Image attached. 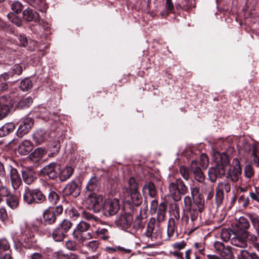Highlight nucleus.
<instances>
[{
    "instance_id": "1",
    "label": "nucleus",
    "mask_w": 259,
    "mask_h": 259,
    "mask_svg": "<svg viewBox=\"0 0 259 259\" xmlns=\"http://www.w3.org/2000/svg\"><path fill=\"white\" fill-rule=\"evenodd\" d=\"M90 224L84 221H80L73 231V238L81 244H83L88 240L93 238V232H88Z\"/></svg>"
},
{
    "instance_id": "2",
    "label": "nucleus",
    "mask_w": 259,
    "mask_h": 259,
    "mask_svg": "<svg viewBox=\"0 0 259 259\" xmlns=\"http://www.w3.org/2000/svg\"><path fill=\"white\" fill-rule=\"evenodd\" d=\"M169 195L175 201H178L181 199V196L185 195L188 191V188L183 181L177 179L175 182L170 183L168 186Z\"/></svg>"
},
{
    "instance_id": "3",
    "label": "nucleus",
    "mask_w": 259,
    "mask_h": 259,
    "mask_svg": "<svg viewBox=\"0 0 259 259\" xmlns=\"http://www.w3.org/2000/svg\"><path fill=\"white\" fill-rule=\"evenodd\" d=\"M46 199L45 195L38 189L30 190L26 187L23 194V200L28 204L43 203Z\"/></svg>"
},
{
    "instance_id": "4",
    "label": "nucleus",
    "mask_w": 259,
    "mask_h": 259,
    "mask_svg": "<svg viewBox=\"0 0 259 259\" xmlns=\"http://www.w3.org/2000/svg\"><path fill=\"white\" fill-rule=\"evenodd\" d=\"M213 156L216 163L214 166L218 170V173L223 176L225 174V168L229 164V159L227 155L224 153H220L218 152H213Z\"/></svg>"
},
{
    "instance_id": "5",
    "label": "nucleus",
    "mask_w": 259,
    "mask_h": 259,
    "mask_svg": "<svg viewBox=\"0 0 259 259\" xmlns=\"http://www.w3.org/2000/svg\"><path fill=\"white\" fill-rule=\"evenodd\" d=\"M119 202L117 199H107L103 204L102 209L104 215L110 217L115 215L119 210Z\"/></svg>"
},
{
    "instance_id": "6",
    "label": "nucleus",
    "mask_w": 259,
    "mask_h": 259,
    "mask_svg": "<svg viewBox=\"0 0 259 259\" xmlns=\"http://www.w3.org/2000/svg\"><path fill=\"white\" fill-rule=\"evenodd\" d=\"M232 164L233 166L228 171L226 177L233 182H237L240 180L242 174L240 162L237 158H234Z\"/></svg>"
},
{
    "instance_id": "7",
    "label": "nucleus",
    "mask_w": 259,
    "mask_h": 259,
    "mask_svg": "<svg viewBox=\"0 0 259 259\" xmlns=\"http://www.w3.org/2000/svg\"><path fill=\"white\" fill-rule=\"evenodd\" d=\"M145 234L146 237L150 238L152 240L160 238L161 229L159 224H156L154 220H151L147 224Z\"/></svg>"
},
{
    "instance_id": "8",
    "label": "nucleus",
    "mask_w": 259,
    "mask_h": 259,
    "mask_svg": "<svg viewBox=\"0 0 259 259\" xmlns=\"http://www.w3.org/2000/svg\"><path fill=\"white\" fill-rule=\"evenodd\" d=\"M133 222V217L130 213L123 212L118 215L115 221L117 226L122 230L128 229Z\"/></svg>"
},
{
    "instance_id": "9",
    "label": "nucleus",
    "mask_w": 259,
    "mask_h": 259,
    "mask_svg": "<svg viewBox=\"0 0 259 259\" xmlns=\"http://www.w3.org/2000/svg\"><path fill=\"white\" fill-rule=\"evenodd\" d=\"M59 167L57 164L52 162L44 166L40 170V174L42 176H47L49 178L54 180L58 177Z\"/></svg>"
},
{
    "instance_id": "10",
    "label": "nucleus",
    "mask_w": 259,
    "mask_h": 259,
    "mask_svg": "<svg viewBox=\"0 0 259 259\" xmlns=\"http://www.w3.org/2000/svg\"><path fill=\"white\" fill-rule=\"evenodd\" d=\"M158 204L156 200H153L151 202L150 210L152 213L157 212V220L158 223L162 222L165 218L166 205L164 203H161L159 206L158 210Z\"/></svg>"
},
{
    "instance_id": "11",
    "label": "nucleus",
    "mask_w": 259,
    "mask_h": 259,
    "mask_svg": "<svg viewBox=\"0 0 259 259\" xmlns=\"http://www.w3.org/2000/svg\"><path fill=\"white\" fill-rule=\"evenodd\" d=\"M33 125V120L32 118L25 117L22 118L17 131V135L22 137L28 133Z\"/></svg>"
},
{
    "instance_id": "12",
    "label": "nucleus",
    "mask_w": 259,
    "mask_h": 259,
    "mask_svg": "<svg viewBox=\"0 0 259 259\" xmlns=\"http://www.w3.org/2000/svg\"><path fill=\"white\" fill-rule=\"evenodd\" d=\"M13 103L10 97L2 96L0 97V120L6 117L10 112V108Z\"/></svg>"
},
{
    "instance_id": "13",
    "label": "nucleus",
    "mask_w": 259,
    "mask_h": 259,
    "mask_svg": "<svg viewBox=\"0 0 259 259\" xmlns=\"http://www.w3.org/2000/svg\"><path fill=\"white\" fill-rule=\"evenodd\" d=\"M190 169L195 180L199 183H203L205 181V176L202 168L199 166V163L196 160L191 161Z\"/></svg>"
},
{
    "instance_id": "14",
    "label": "nucleus",
    "mask_w": 259,
    "mask_h": 259,
    "mask_svg": "<svg viewBox=\"0 0 259 259\" xmlns=\"http://www.w3.org/2000/svg\"><path fill=\"white\" fill-rule=\"evenodd\" d=\"M22 18L27 22H34L40 24L39 14L30 8H26L22 12Z\"/></svg>"
},
{
    "instance_id": "15",
    "label": "nucleus",
    "mask_w": 259,
    "mask_h": 259,
    "mask_svg": "<svg viewBox=\"0 0 259 259\" xmlns=\"http://www.w3.org/2000/svg\"><path fill=\"white\" fill-rule=\"evenodd\" d=\"M236 233L234 236L231 239V243L233 245L240 248H245L247 247V241L242 235V231H235Z\"/></svg>"
},
{
    "instance_id": "16",
    "label": "nucleus",
    "mask_w": 259,
    "mask_h": 259,
    "mask_svg": "<svg viewBox=\"0 0 259 259\" xmlns=\"http://www.w3.org/2000/svg\"><path fill=\"white\" fill-rule=\"evenodd\" d=\"M33 139L36 144H41L49 140L50 133L44 130L40 129L34 132Z\"/></svg>"
},
{
    "instance_id": "17",
    "label": "nucleus",
    "mask_w": 259,
    "mask_h": 259,
    "mask_svg": "<svg viewBox=\"0 0 259 259\" xmlns=\"http://www.w3.org/2000/svg\"><path fill=\"white\" fill-rule=\"evenodd\" d=\"M10 179L12 186L15 190L18 189L22 184V181L18 170L10 166Z\"/></svg>"
},
{
    "instance_id": "18",
    "label": "nucleus",
    "mask_w": 259,
    "mask_h": 259,
    "mask_svg": "<svg viewBox=\"0 0 259 259\" xmlns=\"http://www.w3.org/2000/svg\"><path fill=\"white\" fill-rule=\"evenodd\" d=\"M64 193L66 195H73L77 197L79 194V190L77 184L74 181L69 182L64 188Z\"/></svg>"
},
{
    "instance_id": "19",
    "label": "nucleus",
    "mask_w": 259,
    "mask_h": 259,
    "mask_svg": "<svg viewBox=\"0 0 259 259\" xmlns=\"http://www.w3.org/2000/svg\"><path fill=\"white\" fill-rule=\"evenodd\" d=\"M57 214L54 207H50L43 213L44 221L48 224H54L56 220Z\"/></svg>"
},
{
    "instance_id": "20",
    "label": "nucleus",
    "mask_w": 259,
    "mask_h": 259,
    "mask_svg": "<svg viewBox=\"0 0 259 259\" xmlns=\"http://www.w3.org/2000/svg\"><path fill=\"white\" fill-rule=\"evenodd\" d=\"M33 145L29 140L22 141L18 147V152L22 155H28L32 150Z\"/></svg>"
},
{
    "instance_id": "21",
    "label": "nucleus",
    "mask_w": 259,
    "mask_h": 259,
    "mask_svg": "<svg viewBox=\"0 0 259 259\" xmlns=\"http://www.w3.org/2000/svg\"><path fill=\"white\" fill-rule=\"evenodd\" d=\"M124 197V201L127 202H132L136 206H139L143 201L142 197L140 193L138 191L136 192H131L130 193V197L129 196L128 193H127L126 196H123Z\"/></svg>"
},
{
    "instance_id": "22",
    "label": "nucleus",
    "mask_w": 259,
    "mask_h": 259,
    "mask_svg": "<svg viewBox=\"0 0 259 259\" xmlns=\"http://www.w3.org/2000/svg\"><path fill=\"white\" fill-rule=\"evenodd\" d=\"M100 187V182L98 178L96 177H92L87 183L85 190L88 192L95 193Z\"/></svg>"
},
{
    "instance_id": "23",
    "label": "nucleus",
    "mask_w": 259,
    "mask_h": 259,
    "mask_svg": "<svg viewBox=\"0 0 259 259\" xmlns=\"http://www.w3.org/2000/svg\"><path fill=\"white\" fill-rule=\"evenodd\" d=\"M143 193L148 194L151 198H154L157 194V189L154 184L152 182H148L143 187Z\"/></svg>"
},
{
    "instance_id": "24",
    "label": "nucleus",
    "mask_w": 259,
    "mask_h": 259,
    "mask_svg": "<svg viewBox=\"0 0 259 259\" xmlns=\"http://www.w3.org/2000/svg\"><path fill=\"white\" fill-rule=\"evenodd\" d=\"M22 176L24 182L27 185L31 184L35 179L34 173L33 171L28 168L22 169Z\"/></svg>"
},
{
    "instance_id": "25",
    "label": "nucleus",
    "mask_w": 259,
    "mask_h": 259,
    "mask_svg": "<svg viewBox=\"0 0 259 259\" xmlns=\"http://www.w3.org/2000/svg\"><path fill=\"white\" fill-rule=\"evenodd\" d=\"M73 169L71 166H66L58 170V177L61 181H65L72 176Z\"/></svg>"
},
{
    "instance_id": "26",
    "label": "nucleus",
    "mask_w": 259,
    "mask_h": 259,
    "mask_svg": "<svg viewBox=\"0 0 259 259\" xmlns=\"http://www.w3.org/2000/svg\"><path fill=\"white\" fill-rule=\"evenodd\" d=\"M15 129V125L13 122L5 123L0 127V137H3L12 133Z\"/></svg>"
},
{
    "instance_id": "27",
    "label": "nucleus",
    "mask_w": 259,
    "mask_h": 259,
    "mask_svg": "<svg viewBox=\"0 0 259 259\" xmlns=\"http://www.w3.org/2000/svg\"><path fill=\"white\" fill-rule=\"evenodd\" d=\"M236 229H234L238 231H245L250 227V223L248 220L244 217H241L239 218L238 221L236 224Z\"/></svg>"
},
{
    "instance_id": "28",
    "label": "nucleus",
    "mask_w": 259,
    "mask_h": 259,
    "mask_svg": "<svg viewBox=\"0 0 259 259\" xmlns=\"http://www.w3.org/2000/svg\"><path fill=\"white\" fill-rule=\"evenodd\" d=\"M246 215L249 219L252 227L259 237V217L254 213H248Z\"/></svg>"
},
{
    "instance_id": "29",
    "label": "nucleus",
    "mask_w": 259,
    "mask_h": 259,
    "mask_svg": "<svg viewBox=\"0 0 259 259\" xmlns=\"http://www.w3.org/2000/svg\"><path fill=\"white\" fill-rule=\"evenodd\" d=\"M103 197L101 195H97L95 197L94 204L91 210H93L94 212H98L102 209L103 204Z\"/></svg>"
},
{
    "instance_id": "30",
    "label": "nucleus",
    "mask_w": 259,
    "mask_h": 259,
    "mask_svg": "<svg viewBox=\"0 0 259 259\" xmlns=\"http://www.w3.org/2000/svg\"><path fill=\"white\" fill-rule=\"evenodd\" d=\"M7 204L12 209H16L19 205V199L17 196L11 194L6 198Z\"/></svg>"
},
{
    "instance_id": "31",
    "label": "nucleus",
    "mask_w": 259,
    "mask_h": 259,
    "mask_svg": "<svg viewBox=\"0 0 259 259\" xmlns=\"http://www.w3.org/2000/svg\"><path fill=\"white\" fill-rule=\"evenodd\" d=\"M145 215V214H144ZM144 215L142 214L141 210L138 214H136L135 216V221L133 222V228L135 230L141 229L144 226L143 219Z\"/></svg>"
},
{
    "instance_id": "32",
    "label": "nucleus",
    "mask_w": 259,
    "mask_h": 259,
    "mask_svg": "<svg viewBox=\"0 0 259 259\" xmlns=\"http://www.w3.org/2000/svg\"><path fill=\"white\" fill-rule=\"evenodd\" d=\"M45 151L41 148H38L30 154V158L34 161H38L44 155Z\"/></svg>"
},
{
    "instance_id": "33",
    "label": "nucleus",
    "mask_w": 259,
    "mask_h": 259,
    "mask_svg": "<svg viewBox=\"0 0 259 259\" xmlns=\"http://www.w3.org/2000/svg\"><path fill=\"white\" fill-rule=\"evenodd\" d=\"M65 235L66 234L59 227L55 228L52 232V237L55 241H62Z\"/></svg>"
},
{
    "instance_id": "34",
    "label": "nucleus",
    "mask_w": 259,
    "mask_h": 259,
    "mask_svg": "<svg viewBox=\"0 0 259 259\" xmlns=\"http://www.w3.org/2000/svg\"><path fill=\"white\" fill-rule=\"evenodd\" d=\"M242 235L244 237H245L246 241H248L249 243H251L253 246L255 245V243H258L257 242L258 240L257 237L250 232L242 231Z\"/></svg>"
},
{
    "instance_id": "35",
    "label": "nucleus",
    "mask_w": 259,
    "mask_h": 259,
    "mask_svg": "<svg viewBox=\"0 0 259 259\" xmlns=\"http://www.w3.org/2000/svg\"><path fill=\"white\" fill-rule=\"evenodd\" d=\"M11 9L12 13L15 14H20L23 9V4L18 1L12 2L10 4Z\"/></svg>"
},
{
    "instance_id": "36",
    "label": "nucleus",
    "mask_w": 259,
    "mask_h": 259,
    "mask_svg": "<svg viewBox=\"0 0 259 259\" xmlns=\"http://www.w3.org/2000/svg\"><path fill=\"white\" fill-rule=\"evenodd\" d=\"M7 17L12 23L16 25L17 26L20 27L21 26L22 21L21 19L17 15V14L9 13L7 15Z\"/></svg>"
},
{
    "instance_id": "37",
    "label": "nucleus",
    "mask_w": 259,
    "mask_h": 259,
    "mask_svg": "<svg viewBox=\"0 0 259 259\" xmlns=\"http://www.w3.org/2000/svg\"><path fill=\"white\" fill-rule=\"evenodd\" d=\"M33 100L30 97L23 98L19 101L17 106L20 109L27 108L32 103Z\"/></svg>"
},
{
    "instance_id": "38",
    "label": "nucleus",
    "mask_w": 259,
    "mask_h": 259,
    "mask_svg": "<svg viewBox=\"0 0 259 259\" xmlns=\"http://www.w3.org/2000/svg\"><path fill=\"white\" fill-rule=\"evenodd\" d=\"M208 175L209 180L212 183L215 182L218 177H222V176L220 175V174L218 173V170L216 169L215 167H211L209 168Z\"/></svg>"
},
{
    "instance_id": "39",
    "label": "nucleus",
    "mask_w": 259,
    "mask_h": 259,
    "mask_svg": "<svg viewBox=\"0 0 259 259\" xmlns=\"http://www.w3.org/2000/svg\"><path fill=\"white\" fill-rule=\"evenodd\" d=\"M10 245L8 241L6 239H2L0 240V256H4L9 253H4V251L9 249Z\"/></svg>"
},
{
    "instance_id": "40",
    "label": "nucleus",
    "mask_w": 259,
    "mask_h": 259,
    "mask_svg": "<svg viewBox=\"0 0 259 259\" xmlns=\"http://www.w3.org/2000/svg\"><path fill=\"white\" fill-rule=\"evenodd\" d=\"M82 217L83 219L92 223L93 225H95L94 222H97L99 220L97 217L86 211H82Z\"/></svg>"
},
{
    "instance_id": "41",
    "label": "nucleus",
    "mask_w": 259,
    "mask_h": 259,
    "mask_svg": "<svg viewBox=\"0 0 259 259\" xmlns=\"http://www.w3.org/2000/svg\"><path fill=\"white\" fill-rule=\"evenodd\" d=\"M176 222L174 219H169L167 225V234L169 237L174 236L175 231Z\"/></svg>"
},
{
    "instance_id": "42",
    "label": "nucleus",
    "mask_w": 259,
    "mask_h": 259,
    "mask_svg": "<svg viewBox=\"0 0 259 259\" xmlns=\"http://www.w3.org/2000/svg\"><path fill=\"white\" fill-rule=\"evenodd\" d=\"M197 161L199 163V166L200 167V166L203 169H206L208 166V158L207 156L204 153L201 154L199 161Z\"/></svg>"
},
{
    "instance_id": "43",
    "label": "nucleus",
    "mask_w": 259,
    "mask_h": 259,
    "mask_svg": "<svg viewBox=\"0 0 259 259\" xmlns=\"http://www.w3.org/2000/svg\"><path fill=\"white\" fill-rule=\"evenodd\" d=\"M32 87V81L27 78L22 80L20 84V88L23 91H27L31 89Z\"/></svg>"
},
{
    "instance_id": "44",
    "label": "nucleus",
    "mask_w": 259,
    "mask_h": 259,
    "mask_svg": "<svg viewBox=\"0 0 259 259\" xmlns=\"http://www.w3.org/2000/svg\"><path fill=\"white\" fill-rule=\"evenodd\" d=\"M99 245V243L98 241L92 240L88 242L85 246L88 251L91 252H95L98 248Z\"/></svg>"
},
{
    "instance_id": "45",
    "label": "nucleus",
    "mask_w": 259,
    "mask_h": 259,
    "mask_svg": "<svg viewBox=\"0 0 259 259\" xmlns=\"http://www.w3.org/2000/svg\"><path fill=\"white\" fill-rule=\"evenodd\" d=\"M97 236L103 240H107L109 237V233L108 230L105 228H99L95 231Z\"/></svg>"
},
{
    "instance_id": "46",
    "label": "nucleus",
    "mask_w": 259,
    "mask_h": 259,
    "mask_svg": "<svg viewBox=\"0 0 259 259\" xmlns=\"http://www.w3.org/2000/svg\"><path fill=\"white\" fill-rule=\"evenodd\" d=\"M23 69L22 66L18 64H16L11 67V69L9 71V73L11 77H12L15 74L18 75H20Z\"/></svg>"
},
{
    "instance_id": "47",
    "label": "nucleus",
    "mask_w": 259,
    "mask_h": 259,
    "mask_svg": "<svg viewBox=\"0 0 259 259\" xmlns=\"http://www.w3.org/2000/svg\"><path fill=\"white\" fill-rule=\"evenodd\" d=\"M72 223L68 220H64L58 227L66 234V233L71 229Z\"/></svg>"
},
{
    "instance_id": "48",
    "label": "nucleus",
    "mask_w": 259,
    "mask_h": 259,
    "mask_svg": "<svg viewBox=\"0 0 259 259\" xmlns=\"http://www.w3.org/2000/svg\"><path fill=\"white\" fill-rule=\"evenodd\" d=\"M246 148L248 147L250 149L251 155L254 157L253 161L259 166V152L256 151L255 147L252 145L251 147L249 145H246Z\"/></svg>"
},
{
    "instance_id": "49",
    "label": "nucleus",
    "mask_w": 259,
    "mask_h": 259,
    "mask_svg": "<svg viewBox=\"0 0 259 259\" xmlns=\"http://www.w3.org/2000/svg\"><path fill=\"white\" fill-rule=\"evenodd\" d=\"M96 196V193H92L88 195L85 200V205L87 207L91 209L93 207V204H94L95 197Z\"/></svg>"
},
{
    "instance_id": "50",
    "label": "nucleus",
    "mask_w": 259,
    "mask_h": 259,
    "mask_svg": "<svg viewBox=\"0 0 259 259\" xmlns=\"http://www.w3.org/2000/svg\"><path fill=\"white\" fill-rule=\"evenodd\" d=\"M184 204L186 208L188 210L196 206L195 203L193 202V197L187 196L184 199Z\"/></svg>"
},
{
    "instance_id": "51",
    "label": "nucleus",
    "mask_w": 259,
    "mask_h": 259,
    "mask_svg": "<svg viewBox=\"0 0 259 259\" xmlns=\"http://www.w3.org/2000/svg\"><path fill=\"white\" fill-rule=\"evenodd\" d=\"M220 254L224 259H231L233 256L232 251L228 246L225 247L223 250L220 252Z\"/></svg>"
},
{
    "instance_id": "52",
    "label": "nucleus",
    "mask_w": 259,
    "mask_h": 259,
    "mask_svg": "<svg viewBox=\"0 0 259 259\" xmlns=\"http://www.w3.org/2000/svg\"><path fill=\"white\" fill-rule=\"evenodd\" d=\"M128 184L130 189V193L131 192H136L138 191V185L134 178L131 177L129 179Z\"/></svg>"
},
{
    "instance_id": "53",
    "label": "nucleus",
    "mask_w": 259,
    "mask_h": 259,
    "mask_svg": "<svg viewBox=\"0 0 259 259\" xmlns=\"http://www.w3.org/2000/svg\"><path fill=\"white\" fill-rule=\"evenodd\" d=\"M180 172L182 177L187 181H188L190 178V172L188 168L185 166H181L180 167Z\"/></svg>"
},
{
    "instance_id": "54",
    "label": "nucleus",
    "mask_w": 259,
    "mask_h": 259,
    "mask_svg": "<svg viewBox=\"0 0 259 259\" xmlns=\"http://www.w3.org/2000/svg\"><path fill=\"white\" fill-rule=\"evenodd\" d=\"M11 190L6 186L2 185L0 187V197L6 198L11 195Z\"/></svg>"
},
{
    "instance_id": "55",
    "label": "nucleus",
    "mask_w": 259,
    "mask_h": 259,
    "mask_svg": "<svg viewBox=\"0 0 259 259\" xmlns=\"http://www.w3.org/2000/svg\"><path fill=\"white\" fill-rule=\"evenodd\" d=\"M190 212V215L191 218V220L192 222H194L196 221L199 216V213L200 212L196 208V206L190 209H188Z\"/></svg>"
},
{
    "instance_id": "56",
    "label": "nucleus",
    "mask_w": 259,
    "mask_h": 259,
    "mask_svg": "<svg viewBox=\"0 0 259 259\" xmlns=\"http://www.w3.org/2000/svg\"><path fill=\"white\" fill-rule=\"evenodd\" d=\"M237 254L238 259H249L250 253L246 250L240 249L237 251Z\"/></svg>"
},
{
    "instance_id": "57",
    "label": "nucleus",
    "mask_w": 259,
    "mask_h": 259,
    "mask_svg": "<svg viewBox=\"0 0 259 259\" xmlns=\"http://www.w3.org/2000/svg\"><path fill=\"white\" fill-rule=\"evenodd\" d=\"M48 199L52 204H56L59 201V197L56 192L52 191L49 194Z\"/></svg>"
},
{
    "instance_id": "58",
    "label": "nucleus",
    "mask_w": 259,
    "mask_h": 259,
    "mask_svg": "<svg viewBox=\"0 0 259 259\" xmlns=\"http://www.w3.org/2000/svg\"><path fill=\"white\" fill-rule=\"evenodd\" d=\"M165 10L166 15L173 12L174 10V5L171 0H165Z\"/></svg>"
},
{
    "instance_id": "59",
    "label": "nucleus",
    "mask_w": 259,
    "mask_h": 259,
    "mask_svg": "<svg viewBox=\"0 0 259 259\" xmlns=\"http://www.w3.org/2000/svg\"><path fill=\"white\" fill-rule=\"evenodd\" d=\"M249 195L252 200L259 203V188L255 187L254 190L249 192Z\"/></svg>"
},
{
    "instance_id": "60",
    "label": "nucleus",
    "mask_w": 259,
    "mask_h": 259,
    "mask_svg": "<svg viewBox=\"0 0 259 259\" xmlns=\"http://www.w3.org/2000/svg\"><path fill=\"white\" fill-rule=\"evenodd\" d=\"M66 247L70 250H76L78 248L77 243L73 240H68L65 243Z\"/></svg>"
},
{
    "instance_id": "61",
    "label": "nucleus",
    "mask_w": 259,
    "mask_h": 259,
    "mask_svg": "<svg viewBox=\"0 0 259 259\" xmlns=\"http://www.w3.org/2000/svg\"><path fill=\"white\" fill-rule=\"evenodd\" d=\"M220 190L229 193L231 190V185L228 182L221 183L218 185Z\"/></svg>"
},
{
    "instance_id": "62",
    "label": "nucleus",
    "mask_w": 259,
    "mask_h": 259,
    "mask_svg": "<svg viewBox=\"0 0 259 259\" xmlns=\"http://www.w3.org/2000/svg\"><path fill=\"white\" fill-rule=\"evenodd\" d=\"M213 185L211 184L203 183L201 187V189L203 193H206L208 191H212L214 190Z\"/></svg>"
},
{
    "instance_id": "63",
    "label": "nucleus",
    "mask_w": 259,
    "mask_h": 259,
    "mask_svg": "<svg viewBox=\"0 0 259 259\" xmlns=\"http://www.w3.org/2000/svg\"><path fill=\"white\" fill-rule=\"evenodd\" d=\"M8 220V215L6 208L4 207L0 208V220L5 223Z\"/></svg>"
},
{
    "instance_id": "64",
    "label": "nucleus",
    "mask_w": 259,
    "mask_h": 259,
    "mask_svg": "<svg viewBox=\"0 0 259 259\" xmlns=\"http://www.w3.org/2000/svg\"><path fill=\"white\" fill-rule=\"evenodd\" d=\"M224 193L219 189L217 190L215 197L216 203L218 205H220L222 203Z\"/></svg>"
}]
</instances>
